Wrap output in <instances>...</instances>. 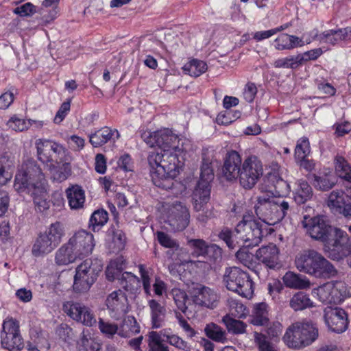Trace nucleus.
Wrapping results in <instances>:
<instances>
[{"label": "nucleus", "mask_w": 351, "mask_h": 351, "mask_svg": "<svg viewBox=\"0 0 351 351\" xmlns=\"http://www.w3.org/2000/svg\"><path fill=\"white\" fill-rule=\"evenodd\" d=\"M310 153V145L308 139L306 137L300 138L297 143L295 149V158L307 157Z\"/></svg>", "instance_id": "nucleus-58"}, {"label": "nucleus", "mask_w": 351, "mask_h": 351, "mask_svg": "<svg viewBox=\"0 0 351 351\" xmlns=\"http://www.w3.org/2000/svg\"><path fill=\"white\" fill-rule=\"evenodd\" d=\"M167 341L171 346L182 351H191L192 346L177 335H165Z\"/></svg>", "instance_id": "nucleus-51"}, {"label": "nucleus", "mask_w": 351, "mask_h": 351, "mask_svg": "<svg viewBox=\"0 0 351 351\" xmlns=\"http://www.w3.org/2000/svg\"><path fill=\"white\" fill-rule=\"evenodd\" d=\"M183 70L186 74L197 77L207 70V64L204 61L194 59L186 64Z\"/></svg>", "instance_id": "nucleus-45"}, {"label": "nucleus", "mask_w": 351, "mask_h": 351, "mask_svg": "<svg viewBox=\"0 0 351 351\" xmlns=\"http://www.w3.org/2000/svg\"><path fill=\"white\" fill-rule=\"evenodd\" d=\"M69 245L74 248L80 259L89 256L95 247L93 234L86 230H79L69 239Z\"/></svg>", "instance_id": "nucleus-15"}, {"label": "nucleus", "mask_w": 351, "mask_h": 351, "mask_svg": "<svg viewBox=\"0 0 351 351\" xmlns=\"http://www.w3.org/2000/svg\"><path fill=\"white\" fill-rule=\"evenodd\" d=\"M242 164L241 156L237 152L234 150L228 152L222 167L223 177L230 182L237 180Z\"/></svg>", "instance_id": "nucleus-19"}, {"label": "nucleus", "mask_w": 351, "mask_h": 351, "mask_svg": "<svg viewBox=\"0 0 351 351\" xmlns=\"http://www.w3.org/2000/svg\"><path fill=\"white\" fill-rule=\"evenodd\" d=\"M178 153L171 149L151 152L147 157L150 173L176 176L180 164Z\"/></svg>", "instance_id": "nucleus-6"}, {"label": "nucleus", "mask_w": 351, "mask_h": 351, "mask_svg": "<svg viewBox=\"0 0 351 351\" xmlns=\"http://www.w3.org/2000/svg\"><path fill=\"white\" fill-rule=\"evenodd\" d=\"M38 160L46 165L53 180L62 182L71 173L72 157L62 145L49 139L36 141Z\"/></svg>", "instance_id": "nucleus-2"}, {"label": "nucleus", "mask_w": 351, "mask_h": 351, "mask_svg": "<svg viewBox=\"0 0 351 351\" xmlns=\"http://www.w3.org/2000/svg\"><path fill=\"white\" fill-rule=\"evenodd\" d=\"M147 341L148 351H169V346L163 343L161 335L156 331L148 333Z\"/></svg>", "instance_id": "nucleus-41"}, {"label": "nucleus", "mask_w": 351, "mask_h": 351, "mask_svg": "<svg viewBox=\"0 0 351 351\" xmlns=\"http://www.w3.org/2000/svg\"><path fill=\"white\" fill-rule=\"evenodd\" d=\"M313 178L312 184L313 186L317 190L321 191H328L332 189L337 184V179L331 173H324L319 176L314 174Z\"/></svg>", "instance_id": "nucleus-33"}, {"label": "nucleus", "mask_w": 351, "mask_h": 351, "mask_svg": "<svg viewBox=\"0 0 351 351\" xmlns=\"http://www.w3.org/2000/svg\"><path fill=\"white\" fill-rule=\"evenodd\" d=\"M316 294L322 303H333V296L332 295V288H330V282H327L319 287L316 290Z\"/></svg>", "instance_id": "nucleus-54"}, {"label": "nucleus", "mask_w": 351, "mask_h": 351, "mask_svg": "<svg viewBox=\"0 0 351 351\" xmlns=\"http://www.w3.org/2000/svg\"><path fill=\"white\" fill-rule=\"evenodd\" d=\"M313 194V189L309 184L305 180H300L293 193V199L296 204H303L312 198Z\"/></svg>", "instance_id": "nucleus-35"}, {"label": "nucleus", "mask_w": 351, "mask_h": 351, "mask_svg": "<svg viewBox=\"0 0 351 351\" xmlns=\"http://www.w3.org/2000/svg\"><path fill=\"white\" fill-rule=\"evenodd\" d=\"M139 271L142 278L143 287L145 293L147 295H152L151 294V282L150 278L148 274V271L145 269L143 265H139Z\"/></svg>", "instance_id": "nucleus-62"}, {"label": "nucleus", "mask_w": 351, "mask_h": 351, "mask_svg": "<svg viewBox=\"0 0 351 351\" xmlns=\"http://www.w3.org/2000/svg\"><path fill=\"white\" fill-rule=\"evenodd\" d=\"M191 294L195 304L210 308H213L218 300V295L213 289L200 284L192 287Z\"/></svg>", "instance_id": "nucleus-18"}, {"label": "nucleus", "mask_w": 351, "mask_h": 351, "mask_svg": "<svg viewBox=\"0 0 351 351\" xmlns=\"http://www.w3.org/2000/svg\"><path fill=\"white\" fill-rule=\"evenodd\" d=\"M288 186L287 182L280 178L278 174L268 173L263 179L261 190L269 192L272 195H280L284 188Z\"/></svg>", "instance_id": "nucleus-27"}, {"label": "nucleus", "mask_w": 351, "mask_h": 351, "mask_svg": "<svg viewBox=\"0 0 351 351\" xmlns=\"http://www.w3.org/2000/svg\"><path fill=\"white\" fill-rule=\"evenodd\" d=\"M108 220V214L104 209L95 210L89 221V228L94 232L99 231Z\"/></svg>", "instance_id": "nucleus-43"}, {"label": "nucleus", "mask_w": 351, "mask_h": 351, "mask_svg": "<svg viewBox=\"0 0 351 351\" xmlns=\"http://www.w3.org/2000/svg\"><path fill=\"white\" fill-rule=\"evenodd\" d=\"M158 243L165 248H174L176 251L180 250V246L177 240L173 239L167 233L162 231L156 232Z\"/></svg>", "instance_id": "nucleus-50"}, {"label": "nucleus", "mask_w": 351, "mask_h": 351, "mask_svg": "<svg viewBox=\"0 0 351 351\" xmlns=\"http://www.w3.org/2000/svg\"><path fill=\"white\" fill-rule=\"evenodd\" d=\"M324 252L335 261H340L351 254V239L341 228L332 227L324 242Z\"/></svg>", "instance_id": "nucleus-7"}, {"label": "nucleus", "mask_w": 351, "mask_h": 351, "mask_svg": "<svg viewBox=\"0 0 351 351\" xmlns=\"http://www.w3.org/2000/svg\"><path fill=\"white\" fill-rule=\"evenodd\" d=\"M158 138L156 140V146L158 147V151H165L166 149H171L176 152H180L181 149L179 148V138L178 136L173 134V132L168 130L158 131Z\"/></svg>", "instance_id": "nucleus-24"}, {"label": "nucleus", "mask_w": 351, "mask_h": 351, "mask_svg": "<svg viewBox=\"0 0 351 351\" xmlns=\"http://www.w3.org/2000/svg\"><path fill=\"white\" fill-rule=\"evenodd\" d=\"M351 38V27L338 29H330L324 32L320 35V41L332 45L339 44L342 40Z\"/></svg>", "instance_id": "nucleus-26"}, {"label": "nucleus", "mask_w": 351, "mask_h": 351, "mask_svg": "<svg viewBox=\"0 0 351 351\" xmlns=\"http://www.w3.org/2000/svg\"><path fill=\"white\" fill-rule=\"evenodd\" d=\"M181 215L169 219V224L176 231L184 230L189 223L190 214L185 206H181Z\"/></svg>", "instance_id": "nucleus-44"}, {"label": "nucleus", "mask_w": 351, "mask_h": 351, "mask_svg": "<svg viewBox=\"0 0 351 351\" xmlns=\"http://www.w3.org/2000/svg\"><path fill=\"white\" fill-rule=\"evenodd\" d=\"M302 223L312 239L324 243L332 228L329 221L324 216L305 217Z\"/></svg>", "instance_id": "nucleus-14"}, {"label": "nucleus", "mask_w": 351, "mask_h": 351, "mask_svg": "<svg viewBox=\"0 0 351 351\" xmlns=\"http://www.w3.org/2000/svg\"><path fill=\"white\" fill-rule=\"evenodd\" d=\"M246 248L244 247L243 248H240L236 253V257L243 265L250 268L252 265V260L253 255Z\"/></svg>", "instance_id": "nucleus-61"}, {"label": "nucleus", "mask_w": 351, "mask_h": 351, "mask_svg": "<svg viewBox=\"0 0 351 351\" xmlns=\"http://www.w3.org/2000/svg\"><path fill=\"white\" fill-rule=\"evenodd\" d=\"M0 337L1 346L9 351H21L24 347L19 324L12 318L3 322Z\"/></svg>", "instance_id": "nucleus-12"}, {"label": "nucleus", "mask_w": 351, "mask_h": 351, "mask_svg": "<svg viewBox=\"0 0 351 351\" xmlns=\"http://www.w3.org/2000/svg\"><path fill=\"white\" fill-rule=\"evenodd\" d=\"M318 337V329L312 322H297L291 324L282 337L290 348L300 349L311 345Z\"/></svg>", "instance_id": "nucleus-5"}, {"label": "nucleus", "mask_w": 351, "mask_h": 351, "mask_svg": "<svg viewBox=\"0 0 351 351\" xmlns=\"http://www.w3.org/2000/svg\"><path fill=\"white\" fill-rule=\"evenodd\" d=\"M302 59L300 56H292L276 60L274 65L276 68L296 69L300 65Z\"/></svg>", "instance_id": "nucleus-49"}, {"label": "nucleus", "mask_w": 351, "mask_h": 351, "mask_svg": "<svg viewBox=\"0 0 351 351\" xmlns=\"http://www.w3.org/2000/svg\"><path fill=\"white\" fill-rule=\"evenodd\" d=\"M213 179L214 173L211 167V162L203 159L200 167V176L198 181H202L210 184Z\"/></svg>", "instance_id": "nucleus-55"}, {"label": "nucleus", "mask_w": 351, "mask_h": 351, "mask_svg": "<svg viewBox=\"0 0 351 351\" xmlns=\"http://www.w3.org/2000/svg\"><path fill=\"white\" fill-rule=\"evenodd\" d=\"M47 186L45 176L34 160L23 163L15 176L14 189L21 195H30L40 212L49 208V202L47 201Z\"/></svg>", "instance_id": "nucleus-1"}, {"label": "nucleus", "mask_w": 351, "mask_h": 351, "mask_svg": "<svg viewBox=\"0 0 351 351\" xmlns=\"http://www.w3.org/2000/svg\"><path fill=\"white\" fill-rule=\"evenodd\" d=\"M148 305L151 310L152 328L162 327L167 313L165 307L154 299L148 301Z\"/></svg>", "instance_id": "nucleus-31"}, {"label": "nucleus", "mask_w": 351, "mask_h": 351, "mask_svg": "<svg viewBox=\"0 0 351 351\" xmlns=\"http://www.w3.org/2000/svg\"><path fill=\"white\" fill-rule=\"evenodd\" d=\"M140 332V327L133 316H128L119 326L118 335L123 338H128Z\"/></svg>", "instance_id": "nucleus-34"}, {"label": "nucleus", "mask_w": 351, "mask_h": 351, "mask_svg": "<svg viewBox=\"0 0 351 351\" xmlns=\"http://www.w3.org/2000/svg\"><path fill=\"white\" fill-rule=\"evenodd\" d=\"M295 265L300 271L316 278L326 280L338 275V270L333 264L313 249L298 253L295 258Z\"/></svg>", "instance_id": "nucleus-3"}, {"label": "nucleus", "mask_w": 351, "mask_h": 351, "mask_svg": "<svg viewBox=\"0 0 351 351\" xmlns=\"http://www.w3.org/2000/svg\"><path fill=\"white\" fill-rule=\"evenodd\" d=\"M300 43H302V39L295 36L282 34L275 40V47L278 50L291 49L301 46Z\"/></svg>", "instance_id": "nucleus-36"}, {"label": "nucleus", "mask_w": 351, "mask_h": 351, "mask_svg": "<svg viewBox=\"0 0 351 351\" xmlns=\"http://www.w3.org/2000/svg\"><path fill=\"white\" fill-rule=\"evenodd\" d=\"M80 350L83 351H102L101 344L95 339L88 337L83 332L78 341Z\"/></svg>", "instance_id": "nucleus-46"}, {"label": "nucleus", "mask_w": 351, "mask_h": 351, "mask_svg": "<svg viewBox=\"0 0 351 351\" xmlns=\"http://www.w3.org/2000/svg\"><path fill=\"white\" fill-rule=\"evenodd\" d=\"M210 184L197 181L192 193L193 205L197 212L204 210L210 198Z\"/></svg>", "instance_id": "nucleus-21"}, {"label": "nucleus", "mask_w": 351, "mask_h": 351, "mask_svg": "<svg viewBox=\"0 0 351 351\" xmlns=\"http://www.w3.org/2000/svg\"><path fill=\"white\" fill-rule=\"evenodd\" d=\"M284 284L287 287L303 289L310 287V281L304 276L287 271L282 278Z\"/></svg>", "instance_id": "nucleus-32"}, {"label": "nucleus", "mask_w": 351, "mask_h": 351, "mask_svg": "<svg viewBox=\"0 0 351 351\" xmlns=\"http://www.w3.org/2000/svg\"><path fill=\"white\" fill-rule=\"evenodd\" d=\"M112 242L116 251L119 252L122 250L125 247L126 243L125 233L121 230H114L112 232Z\"/></svg>", "instance_id": "nucleus-60"}, {"label": "nucleus", "mask_w": 351, "mask_h": 351, "mask_svg": "<svg viewBox=\"0 0 351 351\" xmlns=\"http://www.w3.org/2000/svg\"><path fill=\"white\" fill-rule=\"evenodd\" d=\"M166 252L167 256L175 262H182L184 256L186 255V250L180 246V250L176 251L174 248H168Z\"/></svg>", "instance_id": "nucleus-63"}, {"label": "nucleus", "mask_w": 351, "mask_h": 351, "mask_svg": "<svg viewBox=\"0 0 351 351\" xmlns=\"http://www.w3.org/2000/svg\"><path fill=\"white\" fill-rule=\"evenodd\" d=\"M257 93V88L255 84L248 82L244 88L243 97L245 101L251 103L254 101V97Z\"/></svg>", "instance_id": "nucleus-64"}, {"label": "nucleus", "mask_w": 351, "mask_h": 351, "mask_svg": "<svg viewBox=\"0 0 351 351\" xmlns=\"http://www.w3.org/2000/svg\"><path fill=\"white\" fill-rule=\"evenodd\" d=\"M106 305L110 317L117 320L128 312V298L121 289L114 291L107 296Z\"/></svg>", "instance_id": "nucleus-16"}, {"label": "nucleus", "mask_w": 351, "mask_h": 351, "mask_svg": "<svg viewBox=\"0 0 351 351\" xmlns=\"http://www.w3.org/2000/svg\"><path fill=\"white\" fill-rule=\"evenodd\" d=\"M63 311L73 320L86 326H93L97 320L92 309L82 303L67 301L63 304Z\"/></svg>", "instance_id": "nucleus-13"}, {"label": "nucleus", "mask_w": 351, "mask_h": 351, "mask_svg": "<svg viewBox=\"0 0 351 351\" xmlns=\"http://www.w3.org/2000/svg\"><path fill=\"white\" fill-rule=\"evenodd\" d=\"M327 204L333 212L346 217H351V204L346 202L342 191H332L328 197Z\"/></svg>", "instance_id": "nucleus-23"}, {"label": "nucleus", "mask_w": 351, "mask_h": 351, "mask_svg": "<svg viewBox=\"0 0 351 351\" xmlns=\"http://www.w3.org/2000/svg\"><path fill=\"white\" fill-rule=\"evenodd\" d=\"M289 306L297 311L312 307L313 305V302L306 293L299 291L292 296L289 301Z\"/></svg>", "instance_id": "nucleus-37"}, {"label": "nucleus", "mask_w": 351, "mask_h": 351, "mask_svg": "<svg viewBox=\"0 0 351 351\" xmlns=\"http://www.w3.org/2000/svg\"><path fill=\"white\" fill-rule=\"evenodd\" d=\"M324 319L329 329L337 333L344 332L348 326V314L341 308H326Z\"/></svg>", "instance_id": "nucleus-17"}, {"label": "nucleus", "mask_w": 351, "mask_h": 351, "mask_svg": "<svg viewBox=\"0 0 351 351\" xmlns=\"http://www.w3.org/2000/svg\"><path fill=\"white\" fill-rule=\"evenodd\" d=\"M206 337L216 342L223 343L226 340V332L215 323H209L204 328Z\"/></svg>", "instance_id": "nucleus-42"}, {"label": "nucleus", "mask_w": 351, "mask_h": 351, "mask_svg": "<svg viewBox=\"0 0 351 351\" xmlns=\"http://www.w3.org/2000/svg\"><path fill=\"white\" fill-rule=\"evenodd\" d=\"M263 175L261 160L255 156H248L244 160L238 177L240 185L246 190L254 187Z\"/></svg>", "instance_id": "nucleus-11"}, {"label": "nucleus", "mask_w": 351, "mask_h": 351, "mask_svg": "<svg viewBox=\"0 0 351 351\" xmlns=\"http://www.w3.org/2000/svg\"><path fill=\"white\" fill-rule=\"evenodd\" d=\"M254 337L259 351H278L275 346L267 339V337L261 332L255 331Z\"/></svg>", "instance_id": "nucleus-53"}, {"label": "nucleus", "mask_w": 351, "mask_h": 351, "mask_svg": "<svg viewBox=\"0 0 351 351\" xmlns=\"http://www.w3.org/2000/svg\"><path fill=\"white\" fill-rule=\"evenodd\" d=\"M267 308L265 302L255 304L250 315V323L257 326H268L269 319Z\"/></svg>", "instance_id": "nucleus-29"}, {"label": "nucleus", "mask_w": 351, "mask_h": 351, "mask_svg": "<svg viewBox=\"0 0 351 351\" xmlns=\"http://www.w3.org/2000/svg\"><path fill=\"white\" fill-rule=\"evenodd\" d=\"M228 332L233 334H241L245 332L246 324L242 321L235 319L228 315H226L222 319Z\"/></svg>", "instance_id": "nucleus-47"}, {"label": "nucleus", "mask_w": 351, "mask_h": 351, "mask_svg": "<svg viewBox=\"0 0 351 351\" xmlns=\"http://www.w3.org/2000/svg\"><path fill=\"white\" fill-rule=\"evenodd\" d=\"M72 245H69V241L62 245L56 252L55 261L58 265H66L80 259Z\"/></svg>", "instance_id": "nucleus-28"}, {"label": "nucleus", "mask_w": 351, "mask_h": 351, "mask_svg": "<svg viewBox=\"0 0 351 351\" xmlns=\"http://www.w3.org/2000/svg\"><path fill=\"white\" fill-rule=\"evenodd\" d=\"M262 225L250 215L243 216L235 228L234 239L238 247H252L258 245L263 237Z\"/></svg>", "instance_id": "nucleus-8"}, {"label": "nucleus", "mask_w": 351, "mask_h": 351, "mask_svg": "<svg viewBox=\"0 0 351 351\" xmlns=\"http://www.w3.org/2000/svg\"><path fill=\"white\" fill-rule=\"evenodd\" d=\"M187 243L193 250V254L196 256H204L208 252V245L203 239H190Z\"/></svg>", "instance_id": "nucleus-56"}, {"label": "nucleus", "mask_w": 351, "mask_h": 351, "mask_svg": "<svg viewBox=\"0 0 351 351\" xmlns=\"http://www.w3.org/2000/svg\"><path fill=\"white\" fill-rule=\"evenodd\" d=\"M330 288H332V295L333 296V303L338 304L341 302L351 295L348 289L346 284L343 281L330 282Z\"/></svg>", "instance_id": "nucleus-38"}, {"label": "nucleus", "mask_w": 351, "mask_h": 351, "mask_svg": "<svg viewBox=\"0 0 351 351\" xmlns=\"http://www.w3.org/2000/svg\"><path fill=\"white\" fill-rule=\"evenodd\" d=\"M98 324L101 332L108 338H112L115 334H118L119 326L116 324L105 322L103 319H99Z\"/></svg>", "instance_id": "nucleus-57"}, {"label": "nucleus", "mask_w": 351, "mask_h": 351, "mask_svg": "<svg viewBox=\"0 0 351 351\" xmlns=\"http://www.w3.org/2000/svg\"><path fill=\"white\" fill-rule=\"evenodd\" d=\"M219 237L223 240L230 249H234L238 247V244L234 239V233L232 234L230 230L225 228L219 233Z\"/></svg>", "instance_id": "nucleus-59"}, {"label": "nucleus", "mask_w": 351, "mask_h": 351, "mask_svg": "<svg viewBox=\"0 0 351 351\" xmlns=\"http://www.w3.org/2000/svg\"><path fill=\"white\" fill-rule=\"evenodd\" d=\"M99 271H100V269L97 270V269L93 266V261L91 259H86L77 267L75 269V274L76 278L80 280L81 278H83L84 275L87 274L88 278H86V282L84 283L85 281L82 280V285H80L82 282H77L76 286L78 287H81V289H90L91 285L96 280Z\"/></svg>", "instance_id": "nucleus-22"}, {"label": "nucleus", "mask_w": 351, "mask_h": 351, "mask_svg": "<svg viewBox=\"0 0 351 351\" xmlns=\"http://www.w3.org/2000/svg\"><path fill=\"white\" fill-rule=\"evenodd\" d=\"M334 163L338 176L351 182V167L346 158L341 156H337Z\"/></svg>", "instance_id": "nucleus-40"}, {"label": "nucleus", "mask_w": 351, "mask_h": 351, "mask_svg": "<svg viewBox=\"0 0 351 351\" xmlns=\"http://www.w3.org/2000/svg\"><path fill=\"white\" fill-rule=\"evenodd\" d=\"M223 282L228 290L242 297L251 298L254 294V282L249 274L237 267L226 268Z\"/></svg>", "instance_id": "nucleus-9"}, {"label": "nucleus", "mask_w": 351, "mask_h": 351, "mask_svg": "<svg viewBox=\"0 0 351 351\" xmlns=\"http://www.w3.org/2000/svg\"><path fill=\"white\" fill-rule=\"evenodd\" d=\"M256 257L270 269H274L280 265L279 249L274 243H270L258 249L256 252Z\"/></svg>", "instance_id": "nucleus-20"}, {"label": "nucleus", "mask_w": 351, "mask_h": 351, "mask_svg": "<svg viewBox=\"0 0 351 351\" xmlns=\"http://www.w3.org/2000/svg\"><path fill=\"white\" fill-rule=\"evenodd\" d=\"M69 204L71 209H79L83 207L85 202V193L79 185H73L66 190Z\"/></svg>", "instance_id": "nucleus-30"}, {"label": "nucleus", "mask_w": 351, "mask_h": 351, "mask_svg": "<svg viewBox=\"0 0 351 351\" xmlns=\"http://www.w3.org/2000/svg\"><path fill=\"white\" fill-rule=\"evenodd\" d=\"M120 137L119 132L116 129L104 127L94 133L89 134V141L94 147H101L110 140L115 141Z\"/></svg>", "instance_id": "nucleus-25"}, {"label": "nucleus", "mask_w": 351, "mask_h": 351, "mask_svg": "<svg viewBox=\"0 0 351 351\" xmlns=\"http://www.w3.org/2000/svg\"><path fill=\"white\" fill-rule=\"evenodd\" d=\"M152 182L154 184L159 188L169 190L173 186V178L176 176H171L169 174L161 176L156 173H150Z\"/></svg>", "instance_id": "nucleus-48"}, {"label": "nucleus", "mask_w": 351, "mask_h": 351, "mask_svg": "<svg viewBox=\"0 0 351 351\" xmlns=\"http://www.w3.org/2000/svg\"><path fill=\"white\" fill-rule=\"evenodd\" d=\"M64 230L60 222L56 221L36 238L32 249L34 256H41L51 252L60 243L64 236Z\"/></svg>", "instance_id": "nucleus-10"}, {"label": "nucleus", "mask_w": 351, "mask_h": 351, "mask_svg": "<svg viewBox=\"0 0 351 351\" xmlns=\"http://www.w3.org/2000/svg\"><path fill=\"white\" fill-rule=\"evenodd\" d=\"M171 294L176 305L178 308L182 313H185L187 310L186 302L188 300L186 293L179 289H173L171 291Z\"/></svg>", "instance_id": "nucleus-52"}, {"label": "nucleus", "mask_w": 351, "mask_h": 351, "mask_svg": "<svg viewBox=\"0 0 351 351\" xmlns=\"http://www.w3.org/2000/svg\"><path fill=\"white\" fill-rule=\"evenodd\" d=\"M254 209L260 219L269 225H275L290 211V204L284 197L263 195L257 197Z\"/></svg>", "instance_id": "nucleus-4"}, {"label": "nucleus", "mask_w": 351, "mask_h": 351, "mask_svg": "<svg viewBox=\"0 0 351 351\" xmlns=\"http://www.w3.org/2000/svg\"><path fill=\"white\" fill-rule=\"evenodd\" d=\"M121 287L126 291L134 293L139 287L140 281L138 278L130 272L121 274L119 278Z\"/></svg>", "instance_id": "nucleus-39"}]
</instances>
